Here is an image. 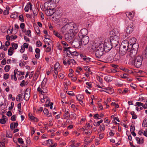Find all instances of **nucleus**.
Returning a JSON list of instances; mask_svg holds the SVG:
<instances>
[{"label": "nucleus", "instance_id": "obj_1", "mask_svg": "<svg viewBox=\"0 0 147 147\" xmlns=\"http://www.w3.org/2000/svg\"><path fill=\"white\" fill-rule=\"evenodd\" d=\"M49 1L45 2L44 6L45 7H48L47 9L45 11V13L48 16H52L55 12L54 8L52 7L51 5H55L54 4L50 3Z\"/></svg>", "mask_w": 147, "mask_h": 147}, {"label": "nucleus", "instance_id": "obj_2", "mask_svg": "<svg viewBox=\"0 0 147 147\" xmlns=\"http://www.w3.org/2000/svg\"><path fill=\"white\" fill-rule=\"evenodd\" d=\"M104 50L103 44L99 45L96 48L95 54L96 57L98 58H100L104 53Z\"/></svg>", "mask_w": 147, "mask_h": 147}, {"label": "nucleus", "instance_id": "obj_3", "mask_svg": "<svg viewBox=\"0 0 147 147\" xmlns=\"http://www.w3.org/2000/svg\"><path fill=\"white\" fill-rule=\"evenodd\" d=\"M136 39L135 38H132L129 40V50L132 49L133 50L138 51L139 47V44L138 43H135Z\"/></svg>", "mask_w": 147, "mask_h": 147}, {"label": "nucleus", "instance_id": "obj_4", "mask_svg": "<svg viewBox=\"0 0 147 147\" xmlns=\"http://www.w3.org/2000/svg\"><path fill=\"white\" fill-rule=\"evenodd\" d=\"M46 82L44 80L41 83V85L39 86L37 89V90L39 93L42 94V93H46L47 92V89L45 84Z\"/></svg>", "mask_w": 147, "mask_h": 147}, {"label": "nucleus", "instance_id": "obj_5", "mask_svg": "<svg viewBox=\"0 0 147 147\" xmlns=\"http://www.w3.org/2000/svg\"><path fill=\"white\" fill-rule=\"evenodd\" d=\"M69 32L76 34L79 31L78 26L74 22L69 23Z\"/></svg>", "mask_w": 147, "mask_h": 147}, {"label": "nucleus", "instance_id": "obj_6", "mask_svg": "<svg viewBox=\"0 0 147 147\" xmlns=\"http://www.w3.org/2000/svg\"><path fill=\"white\" fill-rule=\"evenodd\" d=\"M119 36L115 35L111 36L110 40L111 44L113 47L115 48L118 45L119 42Z\"/></svg>", "mask_w": 147, "mask_h": 147}, {"label": "nucleus", "instance_id": "obj_7", "mask_svg": "<svg viewBox=\"0 0 147 147\" xmlns=\"http://www.w3.org/2000/svg\"><path fill=\"white\" fill-rule=\"evenodd\" d=\"M143 58L140 55H138L134 59L133 61L134 66L137 68L140 67L142 63Z\"/></svg>", "mask_w": 147, "mask_h": 147}, {"label": "nucleus", "instance_id": "obj_8", "mask_svg": "<svg viewBox=\"0 0 147 147\" xmlns=\"http://www.w3.org/2000/svg\"><path fill=\"white\" fill-rule=\"evenodd\" d=\"M78 40H79L82 45L85 46L88 43L89 41V38L88 36H85L80 38H78Z\"/></svg>", "mask_w": 147, "mask_h": 147}, {"label": "nucleus", "instance_id": "obj_9", "mask_svg": "<svg viewBox=\"0 0 147 147\" xmlns=\"http://www.w3.org/2000/svg\"><path fill=\"white\" fill-rule=\"evenodd\" d=\"M76 34L69 32L65 34V39L67 42H71L73 38Z\"/></svg>", "mask_w": 147, "mask_h": 147}, {"label": "nucleus", "instance_id": "obj_10", "mask_svg": "<svg viewBox=\"0 0 147 147\" xmlns=\"http://www.w3.org/2000/svg\"><path fill=\"white\" fill-rule=\"evenodd\" d=\"M88 30L86 28H84L81 29L80 32L78 33V37L80 38L88 34Z\"/></svg>", "mask_w": 147, "mask_h": 147}, {"label": "nucleus", "instance_id": "obj_11", "mask_svg": "<svg viewBox=\"0 0 147 147\" xmlns=\"http://www.w3.org/2000/svg\"><path fill=\"white\" fill-rule=\"evenodd\" d=\"M133 24L132 22L129 24L128 25L126 29V32L127 33L130 34L134 30Z\"/></svg>", "mask_w": 147, "mask_h": 147}, {"label": "nucleus", "instance_id": "obj_12", "mask_svg": "<svg viewBox=\"0 0 147 147\" xmlns=\"http://www.w3.org/2000/svg\"><path fill=\"white\" fill-rule=\"evenodd\" d=\"M129 42L127 40H124L123 41L121 44L120 47H122L124 49H129Z\"/></svg>", "mask_w": 147, "mask_h": 147}, {"label": "nucleus", "instance_id": "obj_13", "mask_svg": "<svg viewBox=\"0 0 147 147\" xmlns=\"http://www.w3.org/2000/svg\"><path fill=\"white\" fill-rule=\"evenodd\" d=\"M104 45V48L105 52H108L113 47L109 43H105Z\"/></svg>", "mask_w": 147, "mask_h": 147}, {"label": "nucleus", "instance_id": "obj_14", "mask_svg": "<svg viewBox=\"0 0 147 147\" xmlns=\"http://www.w3.org/2000/svg\"><path fill=\"white\" fill-rule=\"evenodd\" d=\"M69 23L63 26L61 28V31L63 34L67 33L69 32Z\"/></svg>", "mask_w": 147, "mask_h": 147}, {"label": "nucleus", "instance_id": "obj_15", "mask_svg": "<svg viewBox=\"0 0 147 147\" xmlns=\"http://www.w3.org/2000/svg\"><path fill=\"white\" fill-rule=\"evenodd\" d=\"M30 89L29 88H27L25 91L24 98L26 101H28L30 97Z\"/></svg>", "mask_w": 147, "mask_h": 147}, {"label": "nucleus", "instance_id": "obj_16", "mask_svg": "<svg viewBox=\"0 0 147 147\" xmlns=\"http://www.w3.org/2000/svg\"><path fill=\"white\" fill-rule=\"evenodd\" d=\"M72 45L74 48H80L82 45L81 42L79 40H78V41L73 42L72 43Z\"/></svg>", "mask_w": 147, "mask_h": 147}, {"label": "nucleus", "instance_id": "obj_17", "mask_svg": "<svg viewBox=\"0 0 147 147\" xmlns=\"http://www.w3.org/2000/svg\"><path fill=\"white\" fill-rule=\"evenodd\" d=\"M127 51L129 52V49L123 48L122 47H120L119 52L120 54L122 56H123L125 54Z\"/></svg>", "mask_w": 147, "mask_h": 147}, {"label": "nucleus", "instance_id": "obj_18", "mask_svg": "<svg viewBox=\"0 0 147 147\" xmlns=\"http://www.w3.org/2000/svg\"><path fill=\"white\" fill-rule=\"evenodd\" d=\"M28 116L31 120L35 122H38L39 121V119L36 117L34 116L31 113H28Z\"/></svg>", "mask_w": 147, "mask_h": 147}, {"label": "nucleus", "instance_id": "obj_19", "mask_svg": "<svg viewBox=\"0 0 147 147\" xmlns=\"http://www.w3.org/2000/svg\"><path fill=\"white\" fill-rule=\"evenodd\" d=\"M134 12L133 11L131 12H127L126 13L127 16L130 20H132L134 16Z\"/></svg>", "mask_w": 147, "mask_h": 147}, {"label": "nucleus", "instance_id": "obj_20", "mask_svg": "<svg viewBox=\"0 0 147 147\" xmlns=\"http://www.w3.org/2000/svg\"><path fill=\"white\" fill-rule=\"evenodd\" d=\"M129 51L130 52L129 53V56L130 57L132 58H135L137 53V51L136 50L130 49L129 52Z\"/></svg>", "mask_w": 147, "mask_h": 147}, {"label": "nucleus", "instance_id": "obj_21", "mask_svg": "<svg viewBox=\"0 0 147 147\" xmlns=\"http://www.w3.org/2000/svg\"><path fill=\"white\" fill-rule=\"evenodd\" d=\"M14 73L16 75L17 74L18 75V76H20V75H23L24 74V72H22L20 71H18V69H15L14 71Z\"/></svg>", "mask_w": 147, "mask_h": 147}, {"label": "nucleus", "instance_id": "obj_22", "mask_svg": "<svg viewBox=\"0 0 147 147\" xmlns=\"http://www.w3.org/2000/svg\"><path fill=\"white\" fill-rule=\"evenodd\" d=\"M69 110L68 109L67 110L65 109V113L64 115H63V119H67V118H68L69 117H70V115H69Z\"/></svg>", "mask_w": 147, "mask_h": 147}, {"label": "nucleus", "instance_id": "obj_23", "mask_svg": "<svg viewBox=\"0 0 147 147\" xmlns=\"http://www.w3.org/2000/svg\"><path fill=\"white\" fill-rule=\"evenodd\" d=\"M18 125L17 122L16 123H12L10 124V128L11 130H13L15 128L17 127Z\"/></svg>", "mask_w": 147, "mask_h": 147}, {"label": "nucleus", "instance_id": "obj_24", "mask_svg": "<svg viewBox=\"0 0 147 147\" xmlns=\"http://www.w3.org/2000/svg\"><path fill=\"white\" fill-rule=\"evenodd\" d=\"M136 140L137 141V144H142L144 142V140L143 138H140L138 137H136Z\"/></svg>", "mask_w": 147, "mask_h": 147}, {"label": "nucleus", "instance_id": "obj_25", "mask_svg": "<svg viewBox=\"0 0 147 147\" xmlns=\"http://www.w3.org/2000/svg\"><path fill=\"white\" fill-rule=\"evenodd\" d=\"M63 63L64 65L65 66L68 65H71V63L70 61V59H68L64 58L63 59Z\"/></svg>", "mask_w": 147, "mask_h": 147}, {"label": "nucleus", "instance_id": "obj_26", "mask_svg": "<svg viewBox=\"0 0 147 147\" xmlns=\"http://www.w3.org/2000/svg\"><path fill=\"white\" fill-rule=\"evenodd\" d=\"M112 77L111 76H107L105 77L104 79L106 82H109L112 80Z\"/></svg>", "mask_w": 147, "mask_h": 147}, {"label": "nucleus", "instance_id": "obj_27", "mask_svg": "<svg viewBox=\"0 0 147 147\" xmlns=\"http://www.w3.org/2000/svg\"><path fill=\"white\" fill-rule=\"evenodd\" d=\"M120 54H116L113 57V60L115 61H117L120 60L121 57Z\"/></svg>", "mask_w": 147, "mask_h": 147}, {"label": "nucleus", "instance_id": "obj_28", "mask_svg": "<svg viewBox=\"0 0 147 147\" xmlns=\"http://www.w3.org/2000/svg\"><path fill=\"white\" fill-rule=\"evenodd\" d=\"M69 52L70 54L71 55L73 56H77L78 55V53L76 51H71L69 50L68 51Z\"/></svg>", "mask_w": 147, "mask_h": 147}, {"label": "nucleus", "instance_id": "obj_29", "mask_svg": "<svg viewBox=\"0 0 147 147\" xmlns=\"http://www.w3.org/2000/svg\"><path fill=\"white\" fill-rule=\"evenodd\" d=\"M53 34L59 39H61L62 38V36L58 32L54 31L53 32Z\"/></svg>", "mask_w": 147, "mask_h": 147}, {"label": "nucleus", "instance_id": "obj_30", "mask_svg": "<svg viewBox=\"0 0 147 147\" xmlns=\"http://www.w3.org/2000/svg\"><path fill=\"white\" fill-rule=\"evenodd\" d=\"M78 96L80 97V98L78 99V97H76L77 99L79 102H80L82 104L83 103V101L82 100V99L84 98V96L82 94H80Z\"/></svg>", "mask_w": 147, "mask_h": 147}, {"label": "nucleus", "instance_id": "obj_31", "mask_svg": "<svg viewBox=\"0 0 147 147\" xmlns=\"http://www.w3.org/2000/svg\"><path fill=\"white\" fill-rule=\"evenodd\" d=\"M34 29L35 30L37 34L40 36V30L39 27L38 26H36L34 27Z\"/></svg>", "mask_w": 147, "mask_h": 147}, {"label": "nucleus", "instance_id": "obj_32", "mask_svg": "<svg viewBox=\"0 0 147 147\" xmlns=\"http://www.w3.org/2000/svg\"><path fill=\"white\" fill-rule=\"evenodd\" d=\"M18 17V13H13L11 15L10 17L12 18L16 19Z\"/></svg>", "mask_w": 147, "mask_h": 147}, {"label": "nucleus", "instance_id": "obj_33", "mask_svg": "<svg viewBox=\"0 0 147 147\" xmlns=\"http://www.w3.org/2000/svg\"><path fill=\"white\" fill-rule=\"evenodd\" d=\"M132 116V118L133 119H136L137 118V115L135 114L134 111H131L130 112Z\"/></svg>", "mask_w": 147, "mask_h": 147}, {"label": "nucleus", "instance_id": "obj_34", "mask_svg": "<svg viewBox=\"0 0 147 147\" xmlns=\"http://www.w3.org/2000/svg\"><path fill=\"white\" fill-rule=\"evenodd\" d=\"M49 98H47L46 101V104L45 105V107H49L51 103Z\"/></svg>", "mask_w": 147, "mask_h": 147}, {"label": "nucleus", "instance_id": "obj_35", "mask_svg": "<svg viewBox=\"0 0 147 147\" xmlns=\"http://www.w3.org/2000/svg\"><path fill=\"white\" fill-rule=\"evenodd\" d=\"M121 78L124 79H126L128 78H129V76L128 74H124L123 75H121Z\"/></svg>", "mask_w": 147, "mask_h": 147}, {"label": "nucleus", "instance_id": "obj_36", "mask_svg": "<svg viewBox=\"0 0 147 147\" xmlns=\"http://www.w3.org/2000/svg\"><path fill=\"white\" fill-rule=\"evenodd\" d=\"M105 125L104 124H102L100 126V130L101 131H103L105 130Z\"/></svg>", "mask_w": 147, "mask_h": 147}, {"label": "nucleus", "instance_id": "obj_37", "mask_svg": "<svg viewBox=\"0 0 147 147\" xmlns=\"http://www.w3.org/2000/svg\"><path fill=\"white\" fill-rule=\"evenodd\" d=\"M10 68V66L9 65H6L4 67V70L6 72H8Z\"/></svg>", "mask_w": 147, "mask_h": 147}, {"label": "nucleus", "instance_id": "obj_38", "mask_svg": "<svg viewBox=\"0 0 147 147\" xmlns=\"http://www.w3.org/2000/svg\"><path fill=\"white\" fill-rule=\"evenodd\" d=\"M54 69H57L60 68V64L58 62H56L54 65Z\"/></svg>", "mask_w": 147, "mask_h": 147}, {"label": "nucleus", "instance_id": "obj_39", "mask_svg": "<svg viewBox=\"0 0 147 147\" xmlns=\"http://www.w3.org/2000/svg\"><path fill=\"white\" fill-rule=\"evenodd\" d=\"M135 106H138V107H143V103L140 102H136L135 105Z\"/></svg>", "mask_w": 147, "mask_h": 147}, {"label": "nucleus", "instance_id": "obj_40", "mask_svg": "<svg viewBox=\"0 0 147 147\" xmlns=\"http://www.w3.org/2000/svg\"><path fill=\"white\" fill-rule=\"evenodd\" d=\"M142 126L144 127H147V121L145 119H144L143 121Z\"/></svg>", "mask_w": 147, "mask_h": 147}, {"label": "nucleus", "instance_id": "obj_41", "mask_svg": "<svg viewBox=\"0 0 147 147\" xmlns=\"http://www.w3.org/2000/svg\"><path fill=\"white\" fill-rule=\"evenodd\" d=\"M11 80L13 79L15 81H16L17 80V78L16 76V74L14 73L13 75H11Z\"/></svg>", "mask_w": 147, "mask_h": 147}, {"label": "nucleus", "instance_id": "obj_42", "mask_svg": "<svg viewBox=\"0 0 147 147\" xmlns=\"http://www.w3.org/2000/svg\"><path fill=\"white\" fill-rule=\"evenodd\" d=\"M19 20L22 22H24V19L23 16L22 15H20L19 16Z\"/></svg>", "mask_w": 147, "mask_h": 147}, {"label": "nucleus", "instance_id": "obj_43", "mask_svg": "<svg viewBox=\"0 0 147 147\" xmlns=\"http://www.w3.org/2000/svg\"><path fill=\"white\" fill-rule=\"evenodd\" d=\"M86 84L88 86L86 87L87 88H91L92 84L91 82H86Z\"/></svg>", "mask_w": 147, "mask_h": 147}, {"label": "nucleus", "instance_id": "obj_44", "mask_svg": "<svg viewBox=\"0 0 147 147\" xmlns=\"http://www.w3.org/2000/svg\"><path fill=\"white\" fill-rule=\"evenodd\" d=\"M33 14L34 15V18L38 14V11L36 9L34 10L33 11Z\"/></svg>", "mask_w": 147, "mask_h": 147}, {"label": "nucleus", "instance_id": "obj_45", "mask_svg": "<svg viewBox=\"0 0 147 147\" xmlns=\"http://www.w3.org/2000/svg\"><path fill=\"white\" fill-rule=\"evenodd\" d=\"M36 45L37 47H40L42 45V43L40 40H38L36 42Z\"/></svg>", "mask_w": 147, "mask_h": 147}, {"label": "nucleus", "instance_id": "obj_46", "mask_svg": "<svg viewBox=\"0 0 147 147\" xmlns=\"http://www.w3.org/2000/svg\"><path fill=\"white\" fill-rule=\"evenodd\" d=\"M9 75L8 74H4L3 76V78L5 80H7L9 78Z\"/></svg>", "mask_w": 147, "mask_h": 147}, {"label": "nucleus", "instance_id": "obj_47", "mask_svg": "<svg viewBox=\"0 0 147 147\" xmlns=\"http://www.w3.org/2000/svg\"><path fill=\"white\" fill-rule=\"evenodd\" d=\"M11 45L12 47L14 49H16L18 47V45L17 44L12 43H11Z\"/></svg>", "mask_w": 147, "mask_h": 147}, {"label": "nucleus", "instance_id": "obj_48", "mask_svg": "<svg viewBox=\"0 0 147 147\" xmlns=\"http://www.w3.org/2000/svg\"><path fill=\"white\" fill-rule=\"evenodd\" d=\"M87 130H86L84 131V134L88 135H90L92 133V131L90 130H89L88 131Z\"/></svg>", "mask_w": 147, "mask_h": 147}, {"label": "nucleus", "instance_id": "obj_49", "mask_svg": "<svg viewBox=\"0 0 147 147\" xmlns=\"http://www.w3.org/2000/svg\"><path fill=\"white\" fill-rule=\"evenodd\" d=\"M31 31L30 30H28L27 31H26V34L27 36H28L29 37H31Z\"/></svg>", "mask_w": 147, "mask_h": 147}, {"label": "nucleus", "instance_id": "obj_50", "mask_svg": "<svg viewBox=\"0 0 147 147\" xmlns=\"http://www.w3.org/2000/svg\"><path fill=\"white\" fill-rule=\"evenodd\" d=\"M29 9V6L28 5V3L27 5H26L25 8L24 10L26 12H28V11Z\"/></svg>", "mask_w": 147, "mask_h": 147}, {"label": "nucleus", "instance_id": "obj_51", "mask_svg": "<svg viewBox=\"0 0 147 147\" xmlns=\"http://www.w3.org/2000/svg\"><path fill=\"white\" fill-rule=\"evenodd\" d=\"M14 105V103L13 102H12L11 103V107H9V109L10 111H11L12 110V109L13 107V106Z\"/></svg>", "mask_w": 147, "mask_h": 147}, {"label": "nucleus", "instance_id": "obj_52", "mask_svg": "<svg viewBox=\"0 0 147 147\" xmlns=\"http://www.w3.org/2000/svg\"><path fill=\"white\" fill-rule=\"evenodd\" d=\"M43 113L46 116L47 115H48V113H49L48 110L47 109L45 108L43 110Z\"/></svg>", "mask_w": 147, "mask_h": 147}, {"label": "nucleus", "instance_id": "obj_53", "mask_svg": "<svg viewBox=\"0 0 147 147\" xmlns=\"http://www.w3.org/2000/svg\"><path fill=\"white\" fill-rule=\"evenodd\" d=\"M120 69L126 72H129V70L128 69L125 67H121L120 68Z\"/></svg>", "mask_w": 147, "mask_h": 147}, {"label": "nucleus", "instance_id": "obj_54", "mask_svg": "<svg viewBox=\"0 0 147 147\" xmlns=\"http://www.w3.org/2000/svg\"><path fill=\"white\" fill-rule=\"evenodd\" d=\"M105 90H109L110 92L112 91V92H113V90L112 89V88L111 87H108L107 88H104Z\"/></svg>", "mask_w": 147, "mask_h": 147}, {"label": "nucleus", "instance_id": "obj_55", "mask_svg": "<svg viewBox=\"0 0 147 147\" xmlns=\"http://www.w3.org/2000/svg\"><path fill=\"white\" fill-rule=\"evenodd\" d=\"M90 58L88 57H86V58L84 59V60L86 61V62L88 63L90 61Z\"/></svg>", "mask_w": 147, "mask_h": 147}, {"label": "nucleus", "instance_id": "obj_56", "mask_svg": "<svg viewBox=\"0 0 147 147\" xmlns=\"http://www.w3.org/2000/svg\"><path fill=\"white\" fill-rule=\"evenodd\" d=\"M135 129V126H134L131 125L130 126V131L131 132H134Z\"/></svg>", "mask_w": 147, "mask_h": 147}, {"label": "nucleus", "instance_id": "obj_57", "mask_svg": "<svg viewBox=\"0 0 147 147\" xmlns=\"http://www.w3.org/2000/svg\"><path fill=\"white\" fill-rule=\"evenodd\" d=\"M16 117L15 115H13L12 116L11 118V119L13 121H14L16 120Z\"/></svg>", "mask_w": 147, "mask_h": 147}, {"label": "nucleus", "instance_id": "obj_58", "mask_svg": "<svg viewBox=\"0 0 147 147\" xmlns=\"http://www.w3.org/2000/svg\"><path fill=\"white\" fill-rule=\"evenodd\" d=\"M66 92L67 94H68L69 95H71L72 96H73L74 95V93L72 91H68V92L66 91Z\"/></svg>", "mask_w": 147, "mask_h": 147}, {"label": "nucleus", "instance_id": "obj_59", "mask_svg": "<svg viewBox=\"0 0 147 147\" xmlns=\"http://www.w3.org/2000/svg\"><path fill=\"white\" fill-rule=\"evenodd\" d=\"M18 141L19 143L20 144H22L24 143V141L21 138H19L18 139Z\"/></svg>", "mask_w": 147, "mask_h": 147}, {"label": "nucleus", "instance_id": "obj_60", "mask_svg": "<svg viewBox=\"0 0 147 147\" xmlns=\"http://www.w3.org/2000/svg\"><path fill=\"white\" fill-rule=\"evenodd\" d=\"M25 26V24L24 23H21L20 25V27L22 29L24 28Z\"/></svg>", "mask_w": 147, "mask_h": 147}, {"label": "nucleus", "instance_id": "obj_61", "mask_svg": "<svg viewBox=\"0 0 147 147\" xmlns=\"http://www.w3.org/2000/svg\"><path fill=\"white\" fill-rule=\"evenodd\" d=\"M6 122L5 119H0V123L1 124H5Z\"/></svg>", "mask_w": 147, "mask_h": 147}, {"label": "nucleus", "instance_id": "obj_62", "mask_svg": "<svg viewBox=\"0 0 147 147\" xmlns=\"http://www.w3.org/2000/svg\"><path fill=\"white\" fill-rule=\"evenodd\" d=\"M26 143L28 144H30L31 143V141L30 140V138L28 137L27 138L26 140Z\"/></svg>", "mask_w": 147, "mask_h": 147}, {"label": "nucleus", "instance_id": "obj_63", "mask_svg": "<svg viewBox=\"0 0 147 147\" xmlns=\"http://www.w3.org/2000/svg\"><path fill=\"white\" fill-rule=\"evenodd\" d=\"M47 143L49 144H51L53 143V141L51 139H49L46 141Z\"/></svg>", "mask_w": 147, "mask_h": 147}, {"label": "nucleus", "instance_id": "obj_64", "mask_svg": "<svg viewBox=\"0 0 147 147\" xmlns=\"http://www.w3.org/2000/svg\"><path fill=\"white\" fill-rule=\"evenodd\" d=\"M9 11L8 10L5 9L3 11V13L5 15H7L9 13Z\"/></svg>", "mask_w": 147, "mask_h": 147}]
</instances>
